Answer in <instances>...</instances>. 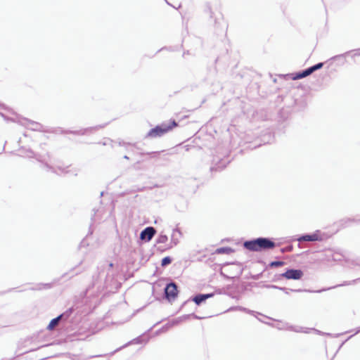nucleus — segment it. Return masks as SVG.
I'll return each mask as SVG.
<instances>
[{
	"label": "nucleus",
	"instance_id": "1",
	"mask_svg": "<svg viewBox=\"0 0 360 360\" xmlns=\"http://www.w3.org/2000/svg\"><path fill=\"white\" fill-rule=\"evenodd\" d=\"M243 245L247 250L255 252L273 249L276 246L274 242L266 238L245 241Z\"/></svg>",
	"mask_w": 360,
	"mask_h": 360
},
{
	"label": "nucleus",
	"instance_id": "2",
	"mask_svg": "<svg viewBox=\"0 0 360 360\" xmlns=\"http://www.w3.org/2000/svg\"><path fill=\"white\" fill-rule=\"evenodd\" d=\"M177 126L176 122L174 120H170L167 123H162L157 126L155 129H152L150 133L166 134L171 131L172 129Z\"/></svg>",
	"mask_w": 360,
	"mask_h": 360
},
{
	"label": "nucleus",
	"instance_id": "3",
	"mask_svg": "<svg viewBox=\"0 0 360 360\" xmlns=\"http://www.w3.org/2000/svg\"><path fill=\"white\" fill-rule=\"evenodd\" d=\"M165 297L169 301H174L178 295L177 286L174 283H169L165 289Z\"/></svg>",
	"mask_w": 360,
	"mask_h": 360
},
{
	"label": "nucleus",
	"instance_id": "4",
	"mask_svg": "<svg viewBox=\"0 0 360 360\" xmlns=\"http://www.w3.org/2000/svg\"><path fill=\"white\" fill-rule=\"evenodd\" d=\"M323 65V63H319L308 69L302 71V72L297 73L293 77V79H299L306 77L313 73L314 71L321 69Z\"/></svg>",
	"mask_w": 360,
	"mask_h": 360
},
{
	"label": "nucleus",
	"instance_id": "5",
	"mask_svg": "<svg viewBox=\"0 0 360 360\" xmlns=\"http://www.w3.org/2000/svg\"><path fill=\"white\" fill-rule=\"evenodd\" d=\"M281 276L288 280H299L303 276V272L300 269H288L282 274Z\"/></svg>",
	"mask_w": 360,
	"mask_h": 360
},
{
	"label": "nucleus",
	"instance_id": "6",
	"mask_svg": "<svg viewBox=\"0 0 360 360\" xmlns=\"http://www.w3.org/2000/svg\"><path fill=\"white\" fill-rule=\"evenodd\" d=\"M155 233V229L152 226H149L141 231L140 234V238L143 240H146L148 242L153 238Z\"/></svg>",
	"mask_w": 360,
	"mask_h": 360
},
{
	"label": "nucleus",
	"instance_id": "7",
	"mask_svg": "<svg viewBox=\"0 0 360 360\" xmlns=\"http://www.w3.org/2000/svg\"><path fill=\"white\" fill-rule=\"evenodd\" d=\"M323 237L319 231H316L312 234L304 235L299 238V240L302 241H321Z\"/></svg>",
	"mask_w": 360,
	"mask_h": 360
},
{
	"label": "nucleus",
	"instance_id": "8",
	"mask_svg": "<svg viewBox=\"0 0 360 360\" xmlns=\"http://www.w3.org/2000/svg\"><path fill=\"white\" fill-rule=\"evenodd\" d=\"M212 294L198 295L193 297V300L197 305H199L206 299L212 297Z\"/></svg>",
	"mask_w": 360,
	"mask_h": 360
},
{
	"label": "nucleus",
	"instance_id": "9",
	"mask_svg": "<svg viewBox=\"0 0 360 360\" xmlns=\"http://www.w3.org/2000/svg\"><path fill=\"white\" fill-rule=\"evenodd\" d=\"M331 257L334 261H342L346 259L345 254L341 251H334Z\"/></svg>",
	"mask_w": 360,
	"mask_h": 360
},
{
	"label": "nucleus",
	"instance_id": "10",
	"mask_svg": "<svg viewBox=\"0 0 360 360\" xmlns=\"http://www.w3.org/2000/svg\"><path fill=\"white\" fill-rule=\"evenodd\" d=\"M62 317V315H60L59 316L52 319L49 324L47 326L48 330H53L56 326H58L59 321L60 320Z\"/></svg>",
	"mask_w": 360,
	"mask_h": 360
},
{
	"label": "nucleus",
	"instance_id": "11",
	"mask_svg": "<svg viewBox=\"0 0 360 360\" xmlns=\"http://www.w3.org/2000/svg\"><path fill=\"white\" fill-rule=\"evenodd\" d=\"M233 250L231 248H220L216 250L217 253L219 254H230Z\"/></svg>",
	"mask_w": 360,
	"mask_h": 360
},
{
	"label": "nucleus",
	"instance_id": "12",
	"mask_svg": "<svg viewBox=\"0 0 360 360\" xmlns=\"http://www.w3.org/2000/svg\"><path fill=\"white\" fill-rule=\"evenodd\" d=\"M285 264L284 262L282 261H274L270 263L269 266L271 267H277V266H282Z\"/></svg>",
	"mask_w": 360,
	"mask_h": 360
},
{
	"label": "nucleus",
	"instance_id": "13",
	"mask_svg": "<svg viewBox=\"0 0 360 360\" xmlns=\"http://www.w3.org/2000/svg\"><path fill=\"white\" fill-rule=\"evenodd\" d=\"M172 262V259L169 257H165L162 259L161 265L165 266L166 265L169 264Z\"/></svg>",
	"mask_w": 360,
	"mask_h": 360
}]
</instances>
